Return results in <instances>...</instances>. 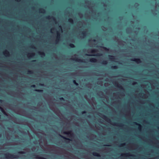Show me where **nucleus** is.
<instances>
[{"instance_id": "nucleus-1", "label": "nucleus", "mask_w": 159, "mask_h": 159, "mask_svg": "<svg viewBox=\"0 0 159 159\" xmlns=\"http://www.w3.org/2000/svg\"><path fill=\"white\" fill-rule=\"evenodd\" d=\"M5 158H17L18 157L17 155H15L13 154H10L9 153H7L5 155Z\"/></svg>"}, {"instance_id": "nucleus-2", "label": "nucleus", "mask_w": 159, "mask_h": 159, "mask_svg": "<svg viewBox=\"0 0 159 159\" xmlns=\"http://www.w3.org/2000/svg\"><path fill=\"white\" fill-rule=\"evenodd\" d=\"M130 60L132 61L135 62L137 63H139L141 62V60L139 58H134L131 59Z\"/></svg>"}, {"instance_id": "nucleus-3", "label": "nucleus", "mask_w": 159, "mask_h": 159, "mask_svg": "<svg viewBox=\"0 0 159 159\" xmlns=\"http://www.w3.org/2000/svg\"><path fill=\"white\" fill-rule=\"evenodd\" d=\"M60 33L58 32H57V39L56 40V43H57L60 40Z\"/></svg>"}, {"instance_id": "nucleus-4", "label": "nucleus", "mask_w": 159, "mask_h": 159, "mask_svg": "<svg viewBox=\"0 0 159 159\" xmlns=\"http://www.w3.org/2000/svg\"><path fill=\"white\" fill-rule=\"evenodd\" d=\"M102 117L103 119L106 120L108 122H109L111 121L109 119L108 117H107V116L104 115H102Z\"/></svg>"}, {"instance_id": "nucleus-5", "label": "nucleus", "mask_w": 159, "mask_h": 159, "mask_svg": "<svg viewBox=\"0 0 159 159\" xmlns=\"http://www.w3.org/2000/svg\"><path fill=\"white\" fill-rule=\"evenodd\" d=\"M72 60L75 61L80 62H84L83 60L81 59H78L77 58H75L72 59Z\"/></svg>"}, {"instance_id": "nucleus-6", "label": "nucleus", "mask_w": 159, "mask_h": 159, "mask_svg": "<svg viewBox=\"0 0 159 159\" xmlns=\"http://www.w3.org/2000/svg\"><path fill=\"white\" fill-rule=\"evenodd\" d=\"M108 58L111 61H114V60L115 59L114 57L111 55H109Z\"/></svg>"}, {"instance_id": "nucleus-7", "label": "nucleus", "mask_w": 159, "mask_h": 159, "mask_svg": "<svg viewBox=\"0 0 159 159\" xmlns=\"http://www.w3.org/2000/svg\"><path fill=\"white\" fill-rule=\"evenodd\" d=\"M3 54L5 55L6 56H9V53L7 50H5L3 52Z\"/></svg>"}, {"instance_id": "nucleus-8", "label": "nucleus", "mask_w": 159, "mask_h": 159, "mask_svg": "<svg viewBox=\"0 0 159 159\" xmlns=\"http://www.w3.org/2000/svg\"><path fill=\"white\" fill-rule=\"evenodd\" d=\"M115 84L116 85V86L120 89H122V90H124L123 88L117 82H115Z\"/></svg>"}, {"instance_id": "nucleus-9", "label": "nucleus", "mask_w": 159, "mask_h": 159, "mask_svg": "<svg viewBox=\"0 0 159 159\" xmlns=\"http://www.w3.org/2000/svg\"><path fill=\"white\" fill-rule=\"evenodd\" d=\"M93 155L94 156H96V157H100V154L96 152H94L93 153H92Z\"/></svg>"}, {"instance_id": "nucleus-10", "label": "nucleus", "mask_w": 159, "mask_h": 159, "mask_svg": "<svg viewBox=\"0 0 159 159\" xmlns=\"http://www.w3.org/2000/svg\"><path fill=\"white\" fill-rule=\"evenodd\" d=\"M89 61L92 62H95L97 61V60L95 58H92L90 59Z\"/></svg>"}, {"instance_id": "nucleus-11", "label": "nucleus", "mask_w": 159, "mask_h": 159, "mask_svg": "<svg viewBox=\"0 0 159 159\" xmlns=\"http://www.w3.org/2000/svg\"><path fill=\"white\" fill-rule=\"evenodd\" d=\"M86 56H100L102 55V54H99V53H98L96 55H89L88 54H86Z\"/></svg>"}, {"instance_id": "nucleus-12", "label": "nucleus", "mask_w": 159, "mask_h": 159, "mask_svg": "<svg viewBox=\"0 0 159 159\" xmlns=\"http://www.w3.org/2000/svg\"><path fill=\"white\" fill-rule=\"evenodd\" d=\"M71 131H70L68 132H66L65 131L63 132V133L65 134H70V135H73V134H71Z\"/></svg>"}, {"instance_id": "nucleus-13", "label": "nucleus", "mask_w": 159, "mask_h": 159, "mask_svg": "<svg viewBox=\"0 0 159 159\" xmlns=\"http://www.w3.org/2000/svg\"><path fill=\"white\" fill-rule=\"evenodd\" d=\"M59 135L61 137V138H63V139L68 141H70L71 140L69 139V138H66V137H64L63 136L59 134Z\"/></svg>"}, {"instance_id": "nucleus-14", "label": "nucleus", "mask_w": 159, "mask_h": 159, "mask_svg": "<svg viewBox=\"0 0 159 159\" xmlns=\"http://www.w3.org/2000/svg\"><path fill=\"white\" fill-rule=\"evenodd\" d=\"M39 11L40 13H44L45 12V10L43 8H40L39 9Z\"/></svg>"}, {"instance_id": "nucleus-15", "label": "nucleus", "mask_w": 159, "mask_h": 159, "mask_svg": "<svg viewBox=\"0 0 159 159\" xmlns=\"http://www.w3.org/2000/svg\"><path fill=\"white\" fill-rule=\"evenodd\" d=\"M134 124H135V125H138L139 126V130H141V125L140 124H138L137 123L135 122H134Z\"/></svg>"}, {"instance_id": "nucleus-16", "label": "nucleus", "mask_w": 159, "mask_h": 159, "mask_svg": "<svg viewBox=\"0 0 159 159\" xmlns=\"http://www.w3.org/2000/svg\"><path fill=\"white\" fill-rule=\"evenodd\" d=\"M122 156H133V155H131L129 153H125L124 154H123L121 155Z\"/></svg>"}, {"instance_id": "nucleus-17", "label": "nucleus", "mask_w": 159, "mask_h": 159, "mask_svg": "<svg viewBox=\"0 0 159 159\" xmlns=\"http://www.w3.org/2000/svg\"><path fill=\"white\" fill-rule=\"evenodd\" d=\"M107 61L103 60L102 62L101 63L103 65H107Z\"/></svg>"}, {"instance_id": "nucleus-18", "label": "nucleus", "mask_w": 159, "mask_h": 159, "mask_svg": "<svg viewBox=\"0 0 159 159\" xmlns=\"http://www.w3.org/2000/svg\"><path fill=\"white\" fill-rule=\"evenodd\" d=\"M97 51H98V50L96 49H93V50H91L90 52L92 53H95L96 52H97Z\"/></svg>"}, {"instance_id": "nucleus-19", "label": "nucleus", "mask_w": 159, "mask_h": 159, "mask_svg": "<svg viewBox=\"0 0 159 159\" xmlns=\"http://www.w3.org/2000/svg\"><path fill=\"white\" fill-rule=\"evenodd\" d=\"M68 21L71 24H73V19L71 18H69L68 19Z\"/></svg>"}, {"instance_id": "nucleus-20", "label": "nucleus", "mask_w": 159, "mask_h": 159, "mask_svg": "<svg viewBox=\"0 0 159 159\" xmlns=\"http://www.w3.org/2000/svg\"><path fill=\"white\" fill-rule=\"evenodd\" d=\"M69 46L71 48H74L75 47L73 43H70Z\"/></svg>"}, {"instance_id": "nucleus-21", "label": "nucleus", "mask_w": 159, "mask_h": 159, "mask_svg": "<svg viewBox=\"0 0 159 159\" xmlns=\"http://www.w3.org/2000/svg\"><path fill=\"white\" fill-rule=\"evenodd\" d=\"M39 54L41 55H42V56H45V53L43 52H38Z\"/></svg>"}, {"instance_id": "nucleus-22", "label": "nucleus", "mask_w": 159, "mask_h": 159, "mask_svg": "<svg viewBox=\"0 0 159 159\" xmlns=\"http://www.w3.org/2000/svg\"><path fill=\"white\" fill-rule=\"evenodd\" d=\"M111 68L113 69H116L117 68V66H112Z\"/></svg>"}, {"instance_id": "nucleus-23", "label": "nucleus", "mask_w": 159, "mask_h": 159, "mask_svg": "<svg viewBox=\"0 0 159 159\" xmlns=\"http://www.w3.org/2000/svg\"><path fill=\"white\" fill-rule=\"evenodd\" d=\"M73 83L76 86L78 85V84L77 83L75 80H74L73 81Z\"/></svg>"}, {"instance_id": "nucleus-24", "label": "nucleus", "mask_w": 159, "mask_h": 159, "mask_svg": "<svg viewBox=\"0 0 159 159\" xmlns=\"http://www.w3.org/2000/svg\"><path fill=\"white\" fill-rule=\"evenodd\" d=\"M34 156H36V158H37L38 159H46L44 158L43 157H39L37 156H36L35 155H34Z\"/></svg>"}, {"instance_id": "nucleus-25", "label": "nucleus", "mask_w": 159, "mask_h": 159, "mask_svg": "<svg viewBox=\"0 0 159 159\" xmlns=\"http://www.w3.org/2000/svg\"><path fill=\"white\" fill-rule=\"evenodd\" d=\"M82 34L83 36H85L86 35V33L85 31H83L82 33Z\"/></svg>"}, {"instance_id": "nucleus-26", "label": "nucleus", "mask_w": 159, "mask_h": 159, "mask_svg": "<svg viewBox=\"0 0 159 159\" xmlns=\"http://www.w3.org/2000/svg\"><path fill=\"white\" fill-rule=\"evenodd\" d=\"M35 91L39 92H42L43 91L42 90H39V89H35Z\"/></svg>"}, {"instance_id": "nucleus-27", "label": "nucleus", "mask_w": 159, "mask_h": 159, "mask_svg": "<svg viewBox=\"0 0 159 159\" xmlns=\"http://www.w3.org/2000/svg\"><path fill=\"white\" fill-rule=\"evenodd\" d=\"M33 73V72L31 70H28V74H31Z\"/></svg>"}, {"instance_id": "nucleus-28", "label": "nucleus", "mask_w": 159, "mask_h": 159, "mask_svg": "<svg viewBox=\"0 0 159 159\" xmlns=\"http://www.w3.org/2000/svg\"><path fill=\"white\" fill-rule=\"evenodd\" d=\"M59 99L61 101H65L63 97H61L59 98Z\"/></svg>"}, {"instance_id": "nucleus-29", "label": "nucleus", "mask_w": 159, "mask_h": 159, "mask_svg": "<svg viewBox=\"0 0 159 159\" xmlns=\"http://www.w3.org/2000/svg\"><path fill=\"white\" fill-rule=\"evenodd\" d=\"M101 47V48H102L103 49H104V50H108V49L105 47Z\"/></svg>"}, {"instance_id": "nucleus-30", "label": "nucleus", "mask_w": 159, "mask_h": 159, "mask_svg": "<svg viewBox=\"0 0 159 159\" xmlns=\"http://www.w3.org/2000/svg\"><path fill=\"white\" fill-rule=\"evenodd\" d=\"M19 153H20V154H25V152H19Z\"/></svg>"}, {"instance_id": "nucleus-31", "label": "nucleus", "mask_w": 159, "mask_h": 159, "mask_svg": "<svg viewBox=\"0 0 159 159\" xmlns=\"http://www.w3.org/2000/svg\"><path fill=\"white\" fill-rule=\"evenodd\" d=\"M30 54V57H32V56H33L34 55V53H29L28 55Z\"/></svg>"}, {"instance_id": "nucleus-32", "label": "nucleus", "mask_w": 159, "mask_h": 159, "mask_svg": "<svg viewBox=\"0 0 159 159\" xmlns=\"http://www.w3.org/2000/svg\"><path fill=\"white\" fill-rule=\"evenodd\" d=\"M86 113V111H83L82 112V114H85V113Z\"/></svg>"}, {"instance_id": "nucleus-33", "label": "nucleus", "mask_w": 159, "mask_h": 159, "mask_svg": "<svg viewBox=\"0 0 159 159\" xmlns=\"http://www.w3.org/2000/svg\"><path fill=\"white\" fill-rule=\"evenodd\" d=\"M31 87L32 88H35L36 86H35V85H31Z\"/></svg>"}, {"instance_id": "nucleus-34", "label": "nucleus", "mask_w": 159, "mask_h": 159, "mask_svg": "<svg viewBox=\"0 0 159 159\" xmlns=\"http://www.w3.org/2000/svg\"><path fill=\"white\" fill-rule=\"evenodd\" d=\"M51 19H52L54 21H55V19L53 17H51Z\"/></svg>"}, {"instance_id": "nucleus-35", "label": "nucleus", "mask_w": 159, "mask_h": 159, "mask_svg": "<svg viewBox=\"0 0 159 159\" xmlns=\"http://www.w3.org/2000/svg\"><path fill=\"white\" fill-rule=\"evenodd\" d=\"M0 109H1V110L2 112L4 111L3 109L1 107H0Z\"/></svg>"}, {"instance_id": "nucleus-36", "label": "nucleus", "mask_w": 159, "mask_h": 159, "mask_svg": "<svg viewBox=\"0 0 159 159\" xmlns=\"http://www.w3.org/2000/svg\"><path fill=\"white\" fill-rule=\"evenodd\" d=\"M125 145V143H123V144H120V146H122V147H123V146H124Z\"/></svg>"}, {"instance_id": "nucleus-37", "label": "nucleus", "mask_w": 159, "mask_h": 159, "mask_svg": "<svg viewBox=\"0 0 159 159\" xmlns=\"http://www.w3.org/2000/svg\"><path fill=\"white\" fill-rule=\"evenodd\" d=\"M39 85L41 86H43L44 85V84H39Z\"/></svg>"}, {"instance_id": "nucleus-38", "label": "nucleus", "mask_w": 159, "mask_h": 159, "mask_svg": "<svg viewBox=\"0 0 159 159\" xmlns=\"http://www.w3.org/2000/svg\"><path fill=\"white\" fill-rule=\"evenodd\" d=\"M50 17H50V16H47V17H46V18H47V19H51V18H50Z\"/></svg>"}, {"instance_id": "nucleus-39", "label": "nucleus", "mask_w": 159, "mask_h": 159, "mask_svg": "<svg viewBox=\"0 0 159 159\" xmlns=\"http://www.w3.org/2000/svg\"><path fill=\"white\" fill-rule=\"evenodd\" d=\"M2 102H3V100H2L1 99H0V103H2Z\"/></svg>"}, {"instance_id": "nucleus-40", "label": "nucleus", "mask_w": 159, "mask_h": 159, "mask_svg": "<svg viewBox=\"0 0 159 159\" xmlns=\"http://www.w3.org/2000/svg\"><path fill=\"white\" fill-rule=\"evenodd\" d=\"M104 146H110V145H104Z\"/></svg>"}, {"instance_id": "nucleus-41", "label": "nucleus", "mask_w": 159, "mask_h": 159, "mask_svg": "<svg viewBox=\"0 0 159 159\" xmlns=\"http://www.w3.org/2000/svg\"><path fill=\"white\" fill-rule=\"evenodd\" d=\"M32 61V62H35V61H36V60H33Z\"/></svg>"}, {"instance_id": "nucleus-42", "label": "nucleus", "mask_w": 159, "mask_h": 159, "mask_svg": "<svg viewBox=\"0 0 159 159\" xmlns=\"http://www.w3.org/2000/svg\"><path fill=\"white\" fill-rule=\"evenodd\" d=\"M119 126H122V124H120V125Z\"/></svg>"}, {"instance_id": "nucleus-43", "label": "nucleus", "mask_w": 159, "mask_h": 159, "mask_svg": "<svg viewBox=\"0 0 159 159\" xmlns=\"http://www.w3.org/2000/svg\"><path fill=\"white\" fill-rule=\"evenodd\" d=\"M31 47L32 48H34V47L33 46H31Z\"/></svg>"}, {"instance_id": "nucleus-44", "label": "nucleus", "mask_w": 159, "mask_h": 159, "mask_svg": "<svg viewBox=\"0 0 159 159\" xmlns=\"http://www.w3.org/2000/svg\"><path fill=\"white\" fill-rule=\"evenodd\" d=\"M136 84V83H134V84Z\"/></svg>"}, {"instance_id": "nucleus-45", "label": "nucleus", "mask_w": 159, "mask_h": 159, "mask_svg": "<svg viewBox=\"0 0 159 159\" xmlns=\"http://www.w3.org/2000/svg\"><path fill=\"white\" fill-rule=\"evenodd\" d=\"M93 41H95V40H94H94H93Z\"/></svg>"}, {"instance_id": "nucleus-46", "label": "nucleus", "mask_w": 159, "mask_h": 159, "mask_svg": "<svg viewBox=\"0 0 159 159\" xmlns=\"http://www.w3.org/2000/svg\"><path fill=\"white\" fill-rule=\"evenodd\" d=\"M1 115H0V119L1 118Z\"/></svg>"}, {"instance_id": "nucleus-47", "label": "nucleus", "mask_w": 159, "mask_h": 159, "mask_svg": "<svg viewBox=\"0 0 159 159\" xmlns=\"http://www.w3.org/2000/svg\"><path fill=\"white\" fill-rule=\"evenodd\" d=\"M1 136V134H0V137Z\"/></svg>"}]
</instances>
